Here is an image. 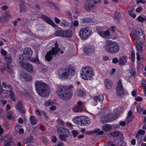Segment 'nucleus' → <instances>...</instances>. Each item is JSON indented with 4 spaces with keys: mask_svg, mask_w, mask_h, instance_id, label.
<instances>
[{
    "mask_svg": "<svg viewBox=\"0 0 146 146\" xmlns=\"http://www.w3.org/2000/svg\"><path fill=\"white\" fill-rule=\"evenodd\" d=\"M20 76L21 78H23L25 81L29 82L33 80V78L31 76L25 72H21Z\"/></svg>",
    "mask_w": 146,
    "mask_h": 146,
    "instance_id": "nucleus-16",
    "label": "nucleus"
},
{
    "mask_svg": "<svg viewBox=\"0 0 146 146\" xmlns=\"http://www.w3.org/2000/svg\"><path fill=\"white\" fill-rule=\"evenodd\" d=\"M64 33V31L58 30L55 33V35L56 36H63Z\"/></svg>",
    "mask_w": 146,
    "mask_h": 146,
    "instance_id": "nucleus-34",
    "label": "nucleus"
},
{
    "mask_svg": "<svg viewBox=\"0 0 146 146\" xmlns=\"http://www.w3.org/2000/svg\"><path fill=\"white\" fill-rule=\"evenodd\" d=\"M72 133L73 137H76L78 134V131L75 130H73L72 131Z\"/></svg>",
    "mask_w": 146,
    "mask_h": 146,
    "instance_id": "nucleus-52",
    "label": "nucleus"
},
{
    "mask_svg": "<svg viewBox=\"0 0 146 146\" xmlns=\"http://www.w3.org/2000/svg\"><path fill=\"white\" fill-rule=\"evenodd\" d=\"M73 111L74 112H81L83 111V109L82 108H80L77 106L73 108Z\"/></svg>",
    "mask_w": 146,
    "mask_h": 146,
    "instance_id": "nucleus-40",
    "label": "nucleus"
},
{
    "mask_svg": "<svg viewBox=\"0 0 146 146\" xmlns=\"http://www.w3.org/2000/svg\"><path fill=\"white\" fill-rule=\"evenodd\" d=\"M56 106L54 105H52L50 108L49 109L51 111H54L56 109Z\"/></svg>",
    "mask_w": 146,
    "mask_h": 146,
    "instance_id": "nucleus-58",
    "label": "nucleus"
},
{
    "mask_svg": "<svg viewBox=\"0 0 146 146\" xmlns=\"http://www.w3.org/2000/svg\"><path fill=\"white\" fill-rule=\"evenodd\" d=\"M36 113V115H38L40 116V117H41L42 114L43 115L44 117H46V112H42V113H41L40 111L37 109L35 110V111Z\"/></svg>",
    "mask_w": 146,
    "mask_h": 146,
    "instance_id": "nucleus-36",
    "label": "nucleus"
},
{
    "mask_svg": "<svg viewBox=\"0 0 146 146\" xmlns=\"http://www.w3.org/2000/svg\"><path fill=\"white\" fill-rule=\"evenodd\" d=\"M74 69L72 67H66L64 69L58 70L56 73L58 77L62 79L67 80L75 74Z\"/></svg>",
    "mask_w": 146,
    "mask_h": 146,
    "instance_id": "nucleus-3",
    "label": "nucleus"
},
{
    "mask_svg": "<svg viewBox=\"0 0 146 146\" xmlns=\"http://www.w3.org/2000/svg\"><path fill=\"white\" fill-rule=\"evenodd\" d=\"M122 111L120 107H118L116 110H115V113L113 114L109 113L108 114L103 115L101 118L102 122H106L112 121L116 120L118 117V115Z\"/></svg>",
    "mask_w": 146,
    "mask_h": 146,
    "instance_id": "nucleus-6",
    "label": "nucleus"
},
{
    "mask_svg": "<svg viewBox=\"0 0 146 146\" xmlns=\"http://www.w3.org/2000/svg\"><path fill=\"white\" fill-rule=\"evenodd\" d=\"M133 116L132 115V112L131 110H129L128 113V115L126 117V120L128 122L131 121L133 119Z\"/></svg>",
    "mask_w": 146,
    "mask_h": 146,
    "instance_id": "nucleus-28",
    "label": "nucleus"
},
{
    "mask_svg": "<svg viewBox=\"0 0 146 146\" xmlns=\"http://www.w3.org/2000/svg\"><path fill=\"white\" fill-rule=\"evenodd\" d=\"M13 112L11 111H10L7 113V118L8 119L12 121L14 120V117L12 116Z\"/></svg>",
    "mask_w": 146,
    "mask_h": 146,
    "instance_id": "nucleus-35",
    "label": "nucleus"
},
{
    "mask_svg": "<svg viewBox=\"0 0 146 146\" xmlns=\"http://www.w3.org/2000/svg\"><path fill=\"white\" fill-rule=\"evenodd\" d=\"M104 50L107 52L111 53H115L119 50V46L118 43L116 42L107 40L104 46Z\"/></svg>",
    "mask_w": 146,
    "mask_h": 146,
    "instance_id": "nucleus-4",
    "label": "nucleus"
},
{
    "mask_svg": "<svg viewBox=\"0 0 146 146\" xmlns=\"http://www.w3.org/2000/svg\"><path fill=\"white\" fill-rule=\"evenodd\" d=\"M85 104L81 101H79L77 103V106L80 108H83L84 107Z\"/></svg>",
    "mask_w": 146,
    "mask_h": 146,
    "instance_id": "nucleus-44",
    "label": "nucleus"
},
{
    "mask_svg": "<svg viewBox=\"0 0 146 146\" xmlns=\"http://www.w3.org/2000/svg\"><path fill=\"white\" fill-rule=\"evenodd\" d=\"M90 123L89 119L85 116H82L80 125L81 126H86L88 125Z\"/></svg>",
    "mask_w": 146,
    "mask_h": 146,
    "instance_id": "nucleus-19",
    "label": "nucleus"
},
{
    "mask_svg": "<svg viewBox=\"0 0 146 146\" xmlns=\"http://www.w3.org/2000/svg\"><path fill=\"white\" fill-rule=\"evenodd\" d=\"M13 90H5V91H6V92H9V95L11 97V99L13 102H15L16 100V98L15 96V95L14 92L12 91Z\"/></svg>",
    "mask_w": 146,
    "mask_h": 146,
    "instance_id": "nucleus-26",
    "label": "nucleus"
},
{
    "mask_svg": "<svg viewBox=\"0 0 146 146\" xmlns=\"http://www.w3.org/2000/svg\"><path fill=\"white\" fill-rule=\"evenodd\" d=\"M8 9V7L6 6H3L1 7V9L2 10L6 11Z\"/></svg>",
    "mask_w": 146,
    "mask_h": 146,
    "instance_id": "nucleus-64",
    "label": "nucleus"
},
{
    "mask_svg": "<svg viewBox=\"0 0 146 146\" xmlns=\"http://www.w3.org/2000/svg\"><path fill=\"white\" fill-rule=\"evenodd\" d=\"M76 94L79 97H83L85 95V93L82 90L79 89L76 93Z\"/></svg>",
    "mask_w": 146,
    "mask_h": 146,
    "instance_id": "nucleus-30",
    "label": "nucleus"
},
{
    "mask_svg": "<svg viewBox=\"0 0 146 146\" xmlns=\"http://www.w3.org/2000/svg\"><path fill=\"white\" fill-rule=\"evenodd\" d=\"M92 34V29L89 27H87L82 28L79 31V36L81 39L85 40Z\"/></svg>",
    "mask_w": 146,
    "mask_h": 146,
    "instance_id": "nucleus-9",
    "label": "nucleus"
},
{
    "mask_svg": "<svg viewBox=\"0 0 146 146\" xmlns=\"http://www.w3.org/2000/svg\"><path fill=\"white\" fill-rule=\"evenodd\" d=\"M115 143L118 146H125L126 143L123 140L117 138L115 140Z\"/></svg>",
    "mask_w": 146,
    "mask_h": 146,
    "instance_id": "nucleus-21",
    "label": "nucleus"
},
{
    "mask_svg": "<svg viewBox=\"0 0 146 146\" xmlns=\"http://www.w3.org/2000/svg\"><path fill=\"white\" fill-rule=\"evenodd\" d=\"M146 17H143L141 15H139L136 18L137 20L139 22H142L146 19Z\"/></svg>",
    "mask_w": 146,
    "mask_h": 146,
    "instance_id": "nucleus-43",
    "label": "nucleus"
},
{
    "mask_svg": "<svg viewBox=\"0 0 146 146\" xmlns=\"http://www.w3.org/2000/svg\"><path fill=\"white\" fill-rule=\"evenodd\" d=\"M98 33L101 37L106 39H108L110 37V33L108 30L105 31H98Z\"/></svg>",
    "mask_w": 146,
    "mask_h": 146,
    "instance_id": "nucleus-18",
    "label": "nucleus"
},
{
    "mask_svg": "<svg viewBox=\"0 0 146 146\" xmlns=\"http://www.w3.org/2000/svg\"><path fill=\"white\" fill-rule=\"evenodd\" d=\"M52 141L54 143H55L57 141L56 137L55 136H53L52 138Z\"/></svg>",
    "mask_w": 146,
    "mask_h": 146,
    "instance_id": "nucleus-61",
    "label": "nucleus"
},
{
    "mask_svg": "<svg viewBox=\"0 0 146 146\" xmlns=\"http://www.w3.org/2000/svg\"><path fill=\"white\" fill-rule=\"evenodd\" d=\"M82 116H77L74 117L72 121L76 124L80 125Z\"/></svg>",
    "mask_w": 146,
    "mask_h": 146,
    "instance_id": "nucleus-23",
    "label": "nucleus"
},
{
    "mask_svg": "<svg viewBox=\"0 0 146 146\" xmlns=\"http://www.w3.org/2000/svg\"><path fill=\"white\" fill-rule=\"evenodd\" d=\"M53 90L49 85L46 84V96L51 94Z\"/></svg>",
    "mask_w": 146,
    "mask_h": 146,
    "instance_id": "nucleus-33",
    "label": "nucleus"
},
{
    "mask_svg": "<svg viewBox=\"0 0 146 146\" xmlns=\"http://www.w3.org/2000/svg\"><path fill=\"white\" fill-rule=\"evenodd\" d=\"M33 52V51L31 48L26 47L23 54H20L19 59L20 60H27L35 63L37 64L40 71L45 72V66L39 60L38 55H36L35 58L32 57Z\"/></svg>",
    "mask_w": 146,
    "mask_h": 146,
    "instance_id": "nucleus-1",
    "label": "nucleus"
},
{
    "mask_svg": "<svg viewBox=\"0 0 146 146\" xmlns=\"http://www.w3.org/2000/svg\"><path fill=\"white\" fill-rule=\"evenodd\" d=\"M92 21L91 19L89 18H85L84 19V23H90Z\"/></svg>",
    "mask_w": 146,
    "mask_h": 146,
    "instance_id": "nucleus-51",
    "label": "nucleus"
},
{
    "mask_svg": "<svg viewBox=\"0 0 146 146\" xmlns=\"http://www.w3.org/2000/svg\"><path fill=\"white\" fill-rule=\"evenodd\" d=\"M36 90L38 94L41 96H46V83L38 80L35 82Z\"/></svg>",
    "mask_w": 146,
    "mask_h": 146,
    "instance_id": "nucleus-7",
    "label": "nucleus"
},
{
    "mask_svg": "<svg viewBox=\"0 0 146 146\" xmlns=\"http://www.w3.org/2000/svg\"><path fill=\"white\" fill-rule=\"evenodd\" d=\"M54 20L55 23L57 24L59 23L60 22V20L57 17H55Z\"/></svg>",
    "mask_w": 146,
    "mask_h": 146,
    "instance_id": "nucleus-57",
    "label": "nucleus"
},
{
    "mask_svg": "<svg viewBox=\"0 0 146 146\" xmlns=\"http://www.w3.org/2000/svg\"><path fill=\"white\" fill-rule=\"evenodd\" d=\"M19 11L21 13H23L26 11V4L24 1H22L19 3Z\"/></svg>",
    "mask_w": 146,
    "mask_h": 146,
    "instance_id": "nucleus-20",
    "label": "nucleus"
},
{
    "mask_svg": "<svg viewBox=\"0 0 146 146\" xmlns=\"http://www.w3.org/2000/svg\"><path fill=\"white\" fill-rule=\"evenodd\" d=\"M116 91L117 94L118 96H120L124 94L123 86L121 80L119 81L118 82Z\"/></svg>",
    "mask_w": 146,
    "mask_h": 146,
    "instance_id": "nucleus-15",
    "label": "nucleus"
},
{
    "mask_svg": "<svg viewBox=\"0 0 146 146\" xmlns=\"http://www.w3.org/2000/svg\"><path fill=\"white\" fill-rule=\"evenodd\" d=\"M54 104V103L52 100H49L46 102V106L52 105Z\"/></svg>",
    "mask_w": 146,
    "mask_h": 146,
    "instance_id": "nucleus-49",
    "label": "nucleus"
},
{
    "mask_svg": "<svg viewBox=\"0 0 146 146\" xmlns=\"http://www.w3.org/2000/svg\"><path fill=\"white\" fill-rule=\"evenodd\" d=\"M135 99L136 101L139 102L141 101L142 100V98L140 96H137Z\"/></svg>",
    "mask_w": 146,
    "mask_h": 146,
    "instance_id": "nucleus-59",
    "label": "nucleus"
},
{
    "mask_svg": "<svg viewBox=\"0 0 146 146\" xmlns=\"http://www.w3.org/2000/svg\"><path fill=\"white\" fill-rule=\"evenodd\" d=\"M72 36V32L71 30L64 31L63 37L70 38Z\"/></svg>",
    "mask_w": 146,
    "mask_h": 146,
    "instance_id": "nucleus-27",
    "label": "nucleus"
},
{
    "mask_svg": "<svg viewBox=\"0 0 146 146\" xmlns=\"http://www.w3.org/2000/svg\"><path fill=\"white\" fill-rule=\"evenodd\" d=\"M60 26L62 27H67L69 26V23L68 21L65 19H62L61 23L60 24Z\"/></svg>",
    "mask_w": 146,
    "mask_h": 146,
    "instance_id": "nucleus-31",
    "label": "nucleus"
},
{
    "mask_svg": "<svg viewBox=\"0 0 146 146\" xmlns=\"http://www.w3.org/2000/svg\"><path fill=\"white\" fill-rule=\"evenodd\" d=\"M4 59L6 62L5 64H3V68L5 70H6L8 72H11L12 66L11 64L12 60L11 54L8 53L7 55L4 57Z\"/></svg>",
    "mask_w": 146,
    "mask_h": 146,
    "instance_id": "nucleus-10",
    "label": "nucleus"
},
{
    "mask_svg": "<svg viewBox=\"0 0 146 146\" xmlns=\"http://www.w3.org/2000/svg\"><path fill=\"white\" fill-rule=\"evenodd\" d=\"M131 58L132 60L134 61L135 59V54L133 52H132L131 54Z\"/></svg>",
    "mask_w": 146,
    "mask_h": 146,
    "instance_id": "nucleus-62",
    "label": "nucleus"
},
{
    "mask_svg": "<svg viewBox=\"0 0 146 146\" xmlns=\"http://www.w3.org/2000/svg\"><path fill=\"white\" fill-rule=\"evenodd\" d=\"M119 132L118 131H116L111 132V135H112L113 137H117L119 135Z\"/></svg>",
    "mask_w": 146,
    "mask_h": 146,
    "instance_id": "nucleus-45",
    "label": "nucleus"
},
{
    "mask_svg": "<svg viewBox=\"0 0 146 146\" xmlns=\"http://www.w3.org/2000/svg\"><path fill=\"white\" fill-rule=\"evenodd\" d=\"M35 141L33 136H31L27 138L24 139L23 141L24 143H33Z\"/></svg>",
    "mask_w": 146,
    "mask_h": 146,
    "instance_id": "nucleus-25",
    "label": "nucleus"
},
{
    "mask_svg": "<svg viewBox=\"0 0 146 146\" xmlns=\"http://www.w3.org/2000/svg\"><path fill=\"white\" fill-rule=\"evenodd\" d=\"M20 66L27 71L30 73H32L33 72V66L30 63L24 61V60H20L19 62Z\"/></svg>",
    "mask_w": 146,
    "mask_h": 146,
    "instance_id": "nucleus-12",
    "label": "nucleus"
},
{
    "mask_svg": "<svg viewBox=\"0 0 146 146\" xmlns=\"http://www.w3.org/2000/svg\"><path fill=\"white\" fill-rule=\"evenodd\" d=\"M138 134L140 135H143L145 134V131L143 130L140 129L138 131Z\"/></svg>",
    "mask_w": 146,
    "mask_h": 146,
    "instance_id": "nucleus-56",
    "label": "nucleus"
},
{
    "mask_svg": "<svg viewBox=\"0 0 146 146\" xmlns=\"http://www.w3.org/2000/svg\"><path fill=\"white\" fill-rule=\"evenodd\" d=\"M18 123L20 124H22L23 123V119L21 117H19L18 119Z\"/></svg>",
    "mask_w": 146,
    "mask_h": 146,
    "instance_id": "nucleus-53",
    "label": "nucleus"
},
{
    "mask_svg": "<svg viewBox=\"0 0 146 146\" xmlns=\"http://www.w3.org/2000/svg\"><path fill=\"white\" fill-rule=\"evenodd\" d=\"M55 47L52 48V50L50 51L46 54V60L50 61L53 57H55L56 54L59 55L60 53L63 54L64 52L58 48V44L56 42Z\"/></svg>",
    "mask_w": 146,
    "mask_h": 146,
    "instance_id": "nucleus-8",
    "label": "nucleus"
},
{
    "mask_svg": "<svg viewBox=\"0 0 146 146\" xmlns=\"http://www.w3.org/2000/svg\"><path fill=\"white\" fill-rule=\"evenodd\" d=\"M94 76V73L93 69L89 66H86L82 68L81 71V77L84 80H91Z\"/></svg>",
    "mask_w": 146,
    "mask_h": 146,
    "instance_id": "nucleus-5",
    "label": "nucleus"
},
{
    "mask_svg": "<svg viewBox=\"0 0 146 146\" xmlns=\"http://www.w3.org/2000/svg\"><path fill=\"white\" fill-rule=\"evenodd\" d=\"M93 98L94 101L93 102V103L92 104L94 106H96L97 105L98 102L102 103L104 100V96L102 94H100L93 97Z\"/></svg>",
    "mask_w": 146,
    "mask_h": 146,
    "instance_id": "nucleus-17",
    "label": "nucleus"
},
{
    "mask_svg": "<svg viewBox=\"0 0 146 146\" xmlns=\"http://www.w3.org/2000/svg\"><path fill=\"white\" fill-rule=\"evenodd\" d=\"M127 58L126 56L122 57L120 58L119 60V64L120 65H124L125 64L127 61Z\"/></svg>",
    "mask_w": 146,
    "mask_h": 146,
    "instance_id": "nucleus-32",
    "label": "nucleus"
},
{
    "mask_svg": "<svg viewBox=\"0 0 146 146\" xmlns=\"http://www.w3.org/2000/svg\"><path fill=\"white\" fill-rule=\"evenodd\" d=\"M1 52L2 55L4 56V57L7 55L8 54L7 53V52L3 48L1 49Z\"/></svg>",
    "mask_w": 146,
    "mask_h": 146,
    "instance_id": "nucleus-48",
    "label": "nucleus"
},
{
    "mask_svg": "<svg viewBox=\"0 0 146 146\" xmlns=\"http://www.w3.org/2000/svg\"><path fill=\"white\" fill-rule=\"evenodd\" d=\"M46 22L56 29H58L59 27L56 25L48 17L46 16Z\"/></svg>",
    "mask_w": 146,
    "mask_h": 146,
    "instance_id": "nucleus-24",
    "label": "nucleus"
},
{
    "mask_svg": "<svg viewBox=\"0 0 146 146\" xmlns=\"http://www.w3.org/2000/svg\"><path fill=\"white\" fill-rule=\"evenodd\" d=\"M57 124L61 126H63L64 124V122L60 119H58L56 120Z\"/></svg>",
    "mask_w": 146,
    "mask_h": 146,
    "instance_id": "nucleus-46",
    "label": "nucleus"
},
{
    "mask_svg": "<svg viewBox=\"0 0 146 146\" xmlns=\"http://www.w3.org/2000/svg\"><path fill=\"white\" fill-rule=\"evenodd\" d=\"M104 82L106 88L107 89L110 88L112 85V82L109 79H106Z\"/></svg>",
    "mask_w": 146,
    "mask_h": 146,
    "instance_id": "nucleus-29",
    "label": "nucleus"
},
{
    "mask_svg": "<svg viewBox=\"0 0 146 146\" xmlns=\"http://www.w3.org/2000/svg\"><path fill=\"white\" fill-rule=\"evenodd\" d=\"M136 48L137 51L141 52L143 50V48L138 43H136Z\"/></svg>",
    "mask_w": 146,
    "mask_h": 146,
    "instance_id": "nucleus-41",
    "label": "nucleus"
},
{
    "mask_svg": "<svg viewBox=\"0 0 146 146\" xmlns=\"http://www.w3.org/2000/svg\"><path fill=\"white\" fill-rule=\"evenodd\" d=\"M72 85L64 86L63 88L59 87L58 90L56 92V94L63 100H68L71 98L72 96L71 89L73 88Z\"/></svg>",
    "mask_w": 146,
    "mask_h": 146,
    "instance_id": "nucleus-2",
    "label": "nucleus"
},
{
    "mask_svg": "<svg viewBox=\"0 0 146 146\" xmlns=\"http://www.w3.org/2000/svg\"><path fill=\"white\" fill-rule=\"evenodd\" d=\"M30 121L31 123L33 125L36 124L37 123V121L35 118V117L34 116H31L30 117Z\"/></svg>",
    "mask_w": 146,
    "mask_h": 146,
    "instance_id": "nucleus-38",
    "label": "nucleus"
},
{
    "mask_svg": "<svg viewBox=\"0 0 146 146\" xmlns=\"http://www.w3.org/2000/svg\"><path fill=\"white\" fill-rule=\"evenodd\" d=\"M100 131V129H97L95 130L92 131H86V134L88 135H90L94 133H97L98 131Z\"/></svg>",
    "mask_w": 146,
    "mask_h": 146,
    "instance_id": "nucleus-42",
    "label": "nucleus"
},
{
    "mask_svg": "<svg viewBox=\"0 0 146 146\" xmlns=\"http://www.w3.org/2000/svg\"><path fill=\"white\" fill-rule=\"evenodd\" d=\"M143 10V8L141 7H137L136 9V11L137 13L140 12Z\"/></svg>",
    "mask_w": 146,
    "mask_h": 146,
    "instance_id": "nucleus-55",
    "label": "nucleus"
},
{
    "mask_svg": "<svg viewBox=\"0 0 146 146\" xmlns=\"http://www.w3.org/2000/svg\"><path fill=\"white\" fill-rule=\"evenodd\" d=\"M129 15L133 18H134L136 17V15L133 13L132 11H129L128 12Z\"/></svg>",
    "mask_w": 146,
    "mask_h": 146,
    "instance_id": "nucleus-50",
    "label": "nucleus"
},
{
    "mask_svg": "<svg viewBox=\"0 0 146 146\" xmlns=\"http://www.w3.org/2000/svg\"><path fill=\"white\" fill-rule=\"evenodd\" d=\"M57 132L61 141H66V138L68 137L70 135L69 131L66 128H58Z\"/></svg>",
    "mask_w": 146,
    "mask_h": 146,
    "instance_id": "nucleus-11",
    "label": "nucleus"
},
{
    "mask_svg": "<svg viewBox=\"0 0 146 146\" xmlns=\"http://www.w3.org/2000/svg\"><path fill=\"white\" fill-rule=\"evenodd\" d=\"M2 87L4 88H8L9 89H10V90H13L10 84H7L6 83V82H2Z\"/></svg>",
    "mask_w": 146,
    "mask_h": 146,
    "instance_id": "nucleus-39",
    "label": "nucleus"
},
{
    "mask_svg": "<svg viewBox=\"0 0 146 146\" xmlns=\"http://www.w3.org/2000/svg\"><path fill=\"white\" fill-rule=\"evenodd\" d=\"M119 60L118 59L116 58H114L112 60V62L114 63H116L118 62Z\"/></svg>",
    "mask_w": 146,
    "mask_h": 146,
    "instance_id": "nucleus-63",
    "label": "nucleus"
},
{
    "mask_svg": "<svg viewBox=\"0 0 146 146\" xmlns=\"http://www.w3.org/2000/svg\"><path fill=\"white\" fill-rule=\"evenodd\" d=\"M66 124L67 127H73L72 124L71 123L68 122H66Z\"/></svg>",
    "mask_w": 146,
    "mask_h": 146,
    "instance_id": "nucleus-54",
    "label": "nucleus"
},
{
    "mask_svg": "<svg viewBox=\"0 0 146 146\" xmlns=\"http://www.w3.org/2000/svg\"><path fill=\"white\" fill-rule=\"evenodd\" d=\"M94 49L93 47H86L84 49V52L85 54L88 55L94 52Z\"/></svg>",
    "mask_w": 146,
    "mask_h": 146,
    "instance_id": "nucleus-22",
    "label": "nucleus"
},
{
    "mask_svg": "<svg viewBox=\"0 0 146 146\" xmlns=\"http://www.w3.org/2000/svg\"><path fill=\"white\" fill-rule=\"evenodd\" d=\"M9 17V13H5V14L3 15V18L4 19L6 20H7Z\"/></svg>",
    "mask_w": 146,
    "mask_h": 146,
    "instance_id": "nucleus-47",
    "label": "nucleus"
},
{
    "mask_svg": "<svg viewBox=\"0 0 146 146\" xmlns=\"http://www.w3.org/2000/svg\"><path fill=\"white\" fill-rule=\"evenodd\" d=\"M16 108L17 110L21 113L24 114L26 113V110L21 101L17 102L16 106Z\"/></svg>",
    "mask_w": 146,
    "mask_h": 146,
    "instance_id": "nucleus-14",
    "label": "nucleus"
},
{
    "mask_svg": "<svg viewBox=\"0 0 146 146\" xmlns=\"http://www.w3.org/2000/svg\"><path fill=\"white\" fill-rule=\"evenodd\" d=\"M132 37L135 40L138 38L141 43H143L145 39L144 35L141 29H139L137 30L136 34H133Z\"/></svg>",
    "mask_w": 146,
    "mask_h": 146,
    "instance_id": "nucleus-13",
    "label": "nucleus"
},
{
    "mask_svg": "<svg viewBox=\"0 0 146 146\" xmlns=\"http://www.w3.org/2000/svg\"><path fill=\"white\" fill-rule=\"evenodd\" d=\"M94 7V5L92 4H90L89 3L86 4L84 6L85 8L88 10H89Z\"/></svg>",
    "mask_w": 146,
    "mask_h": 146,
    "instance_id": "nucleus-37",
    "label": "nucleus"
},
{
    "mask_svg": "<svg viewBox=\"0 0 146 146\" xmlns=\"http://www.w3.org/2000/svg\"><path fill=\"white\" fill-rule=\"evenodd\" d=\"M120 16V14L118 12H116L115 13V15L114 16V18H117Z\"/></svg>",
    "mask_w": 146,
    "mask_h": 146,
    "instance_id": "nucleus-60",
    "label": "nucleus"
}]
</instances>
